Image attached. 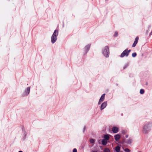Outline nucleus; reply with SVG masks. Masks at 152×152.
<instances>
[{
  "instance_id": "6e6552de",
  "label": "nucleus",
  "mask_w": 152,
  "mask_h": 152,
  "mask_svg": "<svg viewBox=\"0 0 152 152\" xmlns=\"http://www.w3.org/2000/svg\"><path fill=\"white\" fill-rule=\"evenodd\" d=\"M118 127L114 126L112 128V131L113 133H116L118 132Z\"/></svg>"
},
{
  "instance_id": "ddd939ff",
  "label": "nucleus",
  "mask_w": 152,
  "mask_h": 152,
  "mask_svg": "<svg viewBox=\"0 0 152 152\" xmlns=\"http://www.w3.org/2000/svg\"><path fill=\"white\" fill-rule=\"evenodd\" d=\"M90 45H87L85 47V49L86 50L87 52L88 51L90 47Z\"/></svg>"
},
{
  "instance_id": "f257e3e1",
  "label": "nucleus",
  "mask_w": 152,
  "mask_h": 152,
  "mask_svg": "<svg viewBox=\"0 0 152 152\" xmlns=\"http://www.w3.org/2000/svg\"><path fill=\"white\" fill-rule=\"evenodd\" d=\"M58 30H55L51 36V42L53 43H54L56 41L57 39V36L58 35Z\"/></svg>"
},
{
  "instance_id": "423d86ee",
  "label": "nucleus",
  "mask_w": 152,
  "mask_h": 152,
  "mask_svg": "<svg viewBox=\"0 0 152 152\" xmlns=\"http://www.w3.org/2000/svg\"><path fill=\"white\" fill-rule=\"evenodd\" d=\"M105 95V94H103L102 95L98 102L99 104H100V103L104 100Z\"/></svg>"
},
{
  "instance_id": "a878e982",
  "label": "nucleus",
  "mask_w": 152,
  "mask_h": 152,
  "mask_svg": "<svg viewBox=\"0 0 152 152\" xmlns=\"http://www.w3.org/2000/svg\"><path fill=\"white\" fill-rule=\"evenodd\" d=\"M128 137V135H127H127H126V138Z\"/></svg>"
},
{
  "instance_id": "bb28decb",
  "label": "nucleus",
  "mask_w": 152,
  "mask_h": 152,
  "mask_svg": "<svg viewBox=\"0 0 152 152\" xmlns=\"http://www.w3.org/2000/svg\"><path fill=\"white\" fill-rule=\"evenodd\" d=\"M150 34H152V31H151V33H150Z\"/></svg>"
},
{
  "instance_id": "f3484780",
  "label": "nucleus",
  "mask_w": 152,
  "mask_h": 152,
  "mask_svg": "<svg viewBox=\"0 0 152 152\" xmlns=\"http://www.w3.org/2000/svg\"><path fill=\"white\" fill-rule=\"evenodd\" d=\"M90 142L91 143H94L95 142V140L94 139H91L90 140Z\"/></svg>"
},
{
  "instance_id": "393cba45",
  "label": "nucleus",
  "mask_w": 152,
  "mask_h": 152,
  "mask_svg": "<svg viewBox=\"0 0 152 152\" xmlns=\"http://www.w3.org/2000/svg\"><path fill=\"white\" fill-rule=\"evenodd\" d=\"M91 152H98L97 151H92Z\"/></svg>"
},
{
  "instance_id": "cd10ccee",
  "label": "nucleus",
  "mask_w": 152,
  "mask_h": 152,
  "mask_svg": "<svg viewBox=\"0 0 152 152\" xmlns=\"http://www.w3.org/2000/svg\"><path fill=\"white\" fill-rule=\"evenodd\" d=\"M19 152H23L22 151H19Z\"/></svg>"
},
{
  "instance_id": "20e7f679",
  "label": "nucleus",
  "mask_w": 152,
  "mask_h": 152,
  "mask_svg": "<svg viewBox=\"0 0 152 152\" xmlns=\"http://www.w3.org/2000/svg\"><path fill=\"white\" fill-rule=\"evenodd\" d=\"M149 123L145 124L143 127V132L145 134H147L148 132V127Z\"/></svg>"
},
{
  "instance_id": "aec40b11",
  "label": "nucleus",
  "mask_w": 152,
  "mask_h": 152,
  "mask_svg": "<svg viewBox=\"0 0 152 152\" xmlns=\"http://www.w3.org/2000/svg\"><path fill=\"white\" fill-rule=\"evenodd\" d=\"M124 151L126 152H130V150L128 148H126L124 150Z\"/></svg>"
},
{
  "instance_id": "39448f33",
  "label": "nucleus",
  "mask_w": 152,
  "mask_h": 152,
  "mask_svg": "<svg viewBox=\"0 0 152 152\" xmlns=\"http://www.w3.org/2000/svg\"><path fill=\"white\" fill-rule=\"evenodd\" d=\"M139 40V37H137L135 38L134 42L133 43L132 47H134L136 45L137 43Z\"/></svg>"
},
{
  "instance_id": "dca6fc26",
  "label": "nucleus",
  "mask_w": 152,
  "mask_h": 152,
  "mask_svg": "<svg viewBox=\"0 0 152 152\" xmlns=\"http://www.w3.org/2000/svg\"><path fill=\"white\" fill-rule=\"evenodd\" d=\"M144 93V90L143 89H141L140 91V93L141 94H143Z\"/></svg>"
},
{
  "instance_id": "f8f14e48",
  "label": "nucleus",
  "mask_w": 152,
  "mask_h": 152,
  "mask_svg": "<svg viewBox=\"0 0 152 152\" xmlns=\"http://www.w3.org/2000/svg\"><path fill=\"white\" fill-rule=\"evenodd\" d=\"M115 150L117 152H119L120 150V147L119 146H117L115 147Z\"/></svg>"
},
{
  "instance_id": "9d476101",
  "label": "nucleus",
  "mask_w": 152,
  "mask_h": 152,
  "mask_svg": "<svg viewBox=\"0 0 152 152\" xmlns=\"http://www.w3.org/2000/svg\"><path fill=\"white\" fill-rule=\"evenodd\" d=\"M121 137L120 135L119 134H117L114 136V138L115 140L116 141H118L119 140Z\"/></svg>"
},
{
  "instance_id": "412c9836",
  "label": "nucleus",
  "mask_w": 152,
  "mask_h": 152,
  "mask_svg": "<svg viewBox=\"0 0 152 152\" xmlns=\"http://www.w3.org/2000/svg\"><path fill=\"white\" fill-rule=\"evenodd\" d=\"M118 33L117 32H115L114 35V36L115 37H116L118 35Z\"/></svg>"
},
{
  "instance_id": "5701e85b",
  "label": "nucleus",
  "mask_w": 152,
  "mask_h": 152,
  "mask_svg": "<svg viewBox=\"0 0 152 152\" xmlns=\"http://www.w3.org/2000/svg\"><path fill=\"white\" fill-rule=\"evenodd\" d=\"M73 152H77V150L76 148H74L73 150Z\"/></svg>"
},
{
  "instance_id": "a211bd4d",
  "label": "nucleus",
  "mask_w": 152,
  "mask_h": 152,
  "mask_svg": "<svg viewBox=\"0 0 152 152\" xmlns=\"http://www.w3.org/2000/svg\"><path fill=\"white\" fill-rule=\"evenodd\" d=\"M132 140L131 139H129L127 142V143L128 144H130L132 142Z\"/></svg>"
},
{
  "instance_id": "7ed1b4c3",
  "label": "nucleus",
  "mask_w": 152,
  "mask_h": 152,
  "mask_svg": "<svg viewBox=\"0 0 152 152\" xmlns=\"http://www.w3.org/2000/svg\"><path fill=\"white\" fill-rule=\"evenodd\" d=\"M131 51V50H128V49L125 50L121 54L120 57L121 58L124 57L125 56L127 57L128 56L129 53Z\"/></svg>"
},
{
  "instance_id": "2eb2a0df",
  "label": "nucleus",
  "mask_w": 152,
  "mask_h": 152,
  "mask_svg": "<svg viewBox=\"0 0 152 152\" xmlns=\"http://www.w3.org/2000/svg\"><path fill=\"white\" fill-rule=\"evenodd\" d=\"M104 152H110V151L109 148H106L104 149Z\"/></svg>"
},
{
  "instance_id": "9b49d317",
  "label": "nucleus",
  "mask_w": 152,
  "mask_h": 152,
  "mask_svg": "<svg viewBox=\"0 0 152 152\" xmlns=\"http://www.w3.org/2000/svg\"><path fill=\"white\" fill-rule=\"evenodd\" d=\"M102 144L103 145H105L107 144V140H105V139H103L102 140Z\"/></svg>"
},
{
  "instance_id": "f03ea898",
  "label": "nucleus",
  "mask_w": 152,
  "mask_h": 152,
  "mask_svg": "<svg viewBox=\"0 0 152 152\" xmlns=\"http://www.w3.org/2000/svg\"><path fill=\"white\" fill-rule=\"evenodd\" d=\"M102 53L106 57H108L109 54V50L107 46H105L102 50Z\"/></svg>"
},
{
  "instance_id": "6ab92c4d",
  "label": "nucleus",
  "mask_w": 152,
  "mask_h": 152,
  "mask_svg": "<svg viewBox=\"0 0 152 152\" xmlns=\"http://www.w3.org/2000/svg\"><path fill=\"white\" fill-rule=\"evenodd\" d=\"M137 56V54L136 53H132V56L133 57H135Z\"/></svg>"
},
{
  "instance_id": "4be33fe9",
  "label": "nucleus",
  "mask_w": 152,
  "mask_h": 152,
  "mask_svg": "<svg viewBox=\"0 0 152 152\" xmlns=\"http://www.w3.org/2000/svg\"><path fill=\"white\" fill-rule=\"evenodd\" d=\"M126 131L125 130H123L122 131V133L123 134H125L126 133Z\"/></svg>"
},
{
  "instance_id": "1a4fd4ad",
  "label": "nucleus",
  "mask_w": 152,
  "mask_h": 152,
  "mask_svg": "<svg viewBox=\"0 0 152 152\" xmlns=\"http://www.w3.org/2000/svg\"><path fill=\"white\" fill-rule=\"evenodd\" d=\"M30 88L29 87H27L26 90V91L25 93L24 94V95H23V96H27L28 95L30 92Z\"/></svg>"
},
{
  "instance_id": "4468645a",
  "label": "nucleus",
  "mask_w": 152,
  "mask_h": 152,
  "mask_svg": "<svg viewBox=\"0 0 152 152\" xmlns=\"http://www.w3.org/2000/svg\"><path fill=\"white\" fill-rule=\"evenodd\" d=\"M104 137L105 138L104 139H105L106 140H109L110 138L109 136L107 135H104Z\"/></svg>"
},
{
  "instance_id": "b1692460",
  "label": "nucleus",
  "mask_w": 152,
  "mask_h": 152,
  "mask_svg": "<svg viewBox=\"0 0 152 152\" xmlns=\"http://www.w3.org/2000/svg\"><path fill=\"white\" fill-rule=\"evenodd\" d=\"M127 65H126V66H124V67L123 68L124 69H125L126 68V67H127Z\"/></svg>"
},
{
  "instance_id": "0eeeda50",
  "label": "nucleus",
  "mask_w": 152,
  "mask_h": 152,
  "mask_svg": "<svg viewBox=\"0 0 152 152\" xmlns=\"http://www.w3.org/2000/svg\"><path fill=\"white\" fill-rule=\"evenodd\" d=\"M107 105V102H104L101 105L100 108L101 110H102Z\"/></svg>"
}]
</instances>
